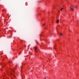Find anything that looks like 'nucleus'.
<instances>
[{
    "instance_id": "obj_5",
    "label": "nucleus",
    "mask_w": 79,
    "mask_h": 79,
    "mask_svg": "<svg viewBox=\"0 0 79 79\" xmlns=\"http://www.w3.org/2000/svg\"><path fill=\"white\" fill-rule=\"evenodd\" d=\"M75 7V8H77V6H76Z\"/></svg>"
},
{
    "instance_id": "obj_8",
    "label": "nucleus",
    "mask_w": 79,
    "mask_h": 79,
    "mask_svg": "<svg viewBox=\"0 0 79 79\" xmlns=\"http://www.w3.org/2000/svg\"><path fill=\"white\" fill-rule=\"evenodd\" d=\"M13 76L14 77H15V76H14V75H13Z\"/></svg>"
},
{
    "instance_id": "obj_11",
    "label": "nucleus",
    "mask_w": 79,
    "mask_h": 79,
    "mask_svg": "<svg viewBox=\"0 0 79 79\" xmlns=\"http://www.w3.org/2000/svg\"><path fill=\"white\" fill-rule=\"evenodd\" d=\"M13 72H14V70H13Z\"/></svg>"
},
{
    "instance_id": "obj_3",
    "label": "nucleus",
    "mask_w": 79,
    "mask_h": 79,
    "mask_svg": "<svg viewBox=\"0 0 79 79\" xmlns=\"http://www.w3.org/2000/svg\"><path fill=\"white\" fill-rule=\"evenodd\" d=\"M56 22L57 23H59V20L57 19Z\"/></svg>"
},
{
    "instance_id": "obj_15",
    "label": "nucleus",
    "mask_w": 79,
    "mask_h": 79,
    "mask_svg": "<svg viewBox=\"0 0 79 79\" xmlns=\"http://www.w3.org/2000/svg\"><path fill=\"white\" fill-rule=\"evenodd\" d=\"M58 12H59V11H58Z\"/></svg>"
},
{
    "instance_id": "obj_7",
    "label": "nucleus",
    "mask_w": 79,
    "mask_h": 79,
    "mask_svg": "<svg viewBox=\"0 0 79 79\" xmlns=\"http://www.w3.org/2000/svg\"><path fill=\"white\" fill-rule=\"evenodd\" d=\"M46 79V77H44V79Z\"/></svg>"
},
{
    "instance_id": "obj_4",
    "label": "nucleus",
    "mask_w": 79,
    "mask_h": 79,
    "mask_svg": "<svg viewBox=\"0 0 79 79\" xmlns=\"http://www.w3.org/2000/svg\"><path fill=\"white\" fill-rule=\"evenodd\" d=\"M63 8H61V11H62V10H63Z\"/></svg>"
},
{
    "instance_id": "obj_14",
    "label": "nucleus",
    "mask_w": 79,
    "mask_h": 79,
    "mask_svg": "<svg viewBox=\"0 0 79 79\" xmlns=\"http://www.w3.org/2000/svg\"><path fill=\"white\" fill-rule=\"evenodd\" d=\"M10 37H11V36H9Z\"/></svg>"
},
{
    "instance_id": "obj_9",
    "label": "nucleus",
    "mask_w": 79,
    "mask_h": 79,
    "mask_svg": "<svg viewBox=\"0 0 79 79\" xmlns=\"http://www.w3.org/2000/svg\"><path fill=\"white\" fill-rule=\"evenodd\" d=\"M54 48L55 49H56L55 47H54Z\"/></svg>"
},
{
    "instance_id": "obj_6",
    "label": "nucleus",
    "mask_w": 79,
    "mask_h": 79,
    "mask_svg": "<svg viewBox=\"0 0 79 79\" xmlns=\"http://www.w3.org/2000/svg\"><path fill=\"white\" fill-rule=\"evenodd\" d=\"M60 35H62V34H61V33H60Z\"/></svg>"
},
{
    "instance_id": "obj_2",
    "label": "nucleus",
    "mask_w": 79,
    "mask_h": 79,
    "mask_svg": "<svg viewBox=\"0 0 79 79\" xmlns=\"http://www.w3.org/2000/svg\"><path fill=\"white\" fill-rule=\"evenodd\" d=\"M70 8L71 11H74V8L73 7H70Z\"/></svg>"
},
{
    "instance_id": "obj_12",
    "label": "nucleus",
    "mask_w": 79,
    "mask_h": 79,
    "mask_svg": "<svg viewBox=\"0 0 79 79\" xmlns=\"http://www.w3.org/2000/svg\"><path fill=\"white\" fill-rule=\"evenodd\" d=\"M28 46H30V45H29Z\"/></svg>"
},
{
    "instance_id": "obj_10",
    "label": "nucleus",
    "mask_w": 79,
    "mask_h": 79,
    "mask_svg": "<svg viewBox=\"0 0 79 79\" xmlns=\"http://www.w3.org/2000/svg\"><path fill=\"white\" fill-rule=\"evenodd\" d=\"M61 17H62V18H63V17H62V16H61Z\"/></svg>"
},
{
    "instance_id": "obj_13",
    "label": "nucleus",
    "mask_w": 79,
    "mask_h": 79,
    "mask_svg": "<svg viewBox=\"0 0 79 79\" xmlns=\"http://www.w3.org/2000/svg\"><path fill=\"white\" fill-rule=\"evenodd\" d=\"M25 47H26V46H25Z\"/></svg>"
},
{
    "instance_id": "obj_1",
    "label": "nucleus",
    "mask_w": 79,
    "mask_h": 79,
    "mask_svg": "<svg viewBox=\"0 0 79 79\" xmlns=\"http://www.w3.org/2000/svg\"><path fill=\"white\" fill-rule=\"evenodd\" d=\"M33 48L35 50V51L36 52H37V51L36 50H37V47H33Z\"/></svg>"
}]
</instances>
